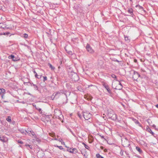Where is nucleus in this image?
<instances>
[{
  "mask_svg": "<svg viewBox=\"0 0 158 158\" xmlns=\"http://www.w3.org/2000/svg\"><path fill=\"white\" fill-rule=\"evenodd\" d=\"M79 77L76 73L74 72H71L70 73V80L73 82L78 81Z\"/></svg>",
  "mask_w": 158,
  "mask_h": 158,
  "instance_id": "nucleus-1",
  "label": "nucleus"
},
{
  "mask_svg": "<svg viewBox=\"0 0 158 158\" xmlns=\"http://www.w3.org/2000/svg\"><path fill=\"white\" fill-rule=\"evenodd\" d=\"M83 116L85 120H88L91 117V114L88 111L86 110L85 111L83 112Z\"/></svg>",
  "mask_w": 158,
  "mask_h": 158,
  "instance_id": "nucleus-2",
  "label": "nucleus"
},
{
  "mask_svg": "<svg viewBox=\"0 0 158 158\" xmlns=\"http://www.w3.org/2000/svg\"><path fill=\"white\" fill-rule=\"evenodd\" d=\"M118 84V82H115L113 81L112 85L113 88L115 89H122L123 88L122 85H120Z\"/></svg>",
  "mask_w": 158,
  "mask_h": 158,
  "instance_id": "nucleus-3",
  "label": "nucleus"
},
{
  "mask_svg": "<svg viewBox=\"0 0 158 158\" xmlns=\"http://www.w3.org/2000/svg\"><path fill=\"white\" fill-rule=\"evenodd\" d=\"M140 77V76L138 73V72L134 70L133 71V78L134 80L137 81V80L138 79V78Z\"/></svg>",
  "mask_w": 158,
  "mask_h": 158,
  "instance_id": "nucleus-4",
  "label": "nucleus"
},
{
  "mask_svg": "<svg viewBox=\"0 0 158 158\" xmlns=\"http://www.w3.org/2000/svg\"><path fill=\"white\" fill-rule=\"evenodd\" d=\"M8 58L9 59H11L13 61H17L20 60V58L18 57L15 56L13 55H11L9 56Z\"/></svg>",
  "mask_w": 158,
  "mask_h": 158,
  "instance_id": "nucleus-5",
  "label": "nucleus"
},
{
  "mask_svg": "<svg viewBox=\"0 0 158 158\" xmlns=\"http://www.w3.org/2000/svg\"><path fill=\"white\" fill-rule=\"evenodd\" d=\"M86 49L87 51L90 53H92L94 52L93 50L89 44H87L86 47Z\"/></svg>",
  "mask_w": 158,
  "mask_h": 158,
  "instance_id": "nucleus-6",
  "label": "nucleus"
},
{
  "mask_svg": "<svg viewBox=\"0 0 158 158\" xmlns=\"http://www.w3.org/2000/svg\"><path fill=\"white\" fill-rule=\"evenodd\" d=\"M44 155V153L42 151H39L37 154V156L39 158H42Z\"/></svg>",
  "mask_w": 158,
  "mask_h": 158,
  "instance_id": "nucleus-7",
  "label": "nucleus"
},
{
  "mask_svg": "<svg viewBox=\"0 0 158 158\" xmlns=\"http://www.w3.org/2000/svg\"><path fill=\"white\" fill-rule=\"evenodd\" d=\"M122 143L123 146L125 147H128L130 145V142L127 139H126Z\"/></svg>",
  "mask_w": 158,
  "mask_h": 158,
  "instance_id": "nucleus-8",
  "label": "nucleus"
},
{
  "mask_svg": "<svg viewBox=\"0 0 158 158\" xmlns=\"http://www.w3.org/2000/svg\"><path fill=\"white\" fill-rule=\"evenodd\" d=\"M0 28L4 29H8L9 27H7L4 23H0Z\"/></svg>",
  "mask_w": 158,
  "mask_h": 158,
  "instance_id": "nucleus-9",
  "label": "nucleus"
},
{
  "mask_svg": "<svg viewBox=\"0 0 158 158\" xmlns=\"http://www.w3.org/2000/svg\"><path fill=\"white\" fill-rule=\"evenodd\" d=\"M77 152V149L75 148H70V153L75 154Z\"/></svg>",
  "mask_w": 158,
  "mask_h": 158,
  "instance_id": "nucleus-10",
  "label": "nucleus"
},
{
  "mask_svg": "<svg viewBox=\"0 0 158 158\" xmlns=\"http://www.w3.org/2000/svg\"><path fill=\"white\" fill-rule=\"evenodd\" d=\"M103 86L104 87L106 88V89L107 90L108 92L109 93H111V91L110 89L109 88L108 86L106 85V84H103Z\"/></svg>",
  "mask_w": 158,
  "mask_h": 158,
  "instance_id": "nucleus-11",
  "label": "nucleus"
},
{
  "mask_svg": "<svg viewBox=\"0 0 158 158\" xmlns=\"http://www.w3.org/2000/svg\"><path fill=\"white\" fill-rule=\"evenodd\" d=\"M133 10H127L126 12V14L125 13L124 14L126 15H133Z\"/></svg>",
  "mask_w": 158,
  "mask_h": 158,
  "instance_id": "nucleus-12",
  "label": "nucleus"
},
{
  "mask_svg": "<svg viewBox=\"0 0 158 158\" xmlns=\"http://www.w3.org/2000/svg\"><path fill=\"white\" fill-rule=\"evenodd\" d=\"M19 131L22 133L24 135H26L27 134V131L26 130L24 129H19Z\"/></svg>",
  "mask_w": 158,
  "mask_h": 158,
  "instance_id": "nucleus-13",
  "label": "nucleus"
},
{
  "mask_svg": "<svg viewBox=\"0 0 158 158\" xmlns=\"http://www.w3.org/2000/svg\"><path fill=\"white\" fill-rule=\"evenodd\" d=\"M111 119L114 121H115L118 119L117 116L116 114H113L111 117Z\"/></svg>",
  "mask_w": 158,
  "mask_h": 158,
  "instance_id": "nucleus-14",
  "label": "nucleus"
},
{
  "mask_svg": "<svg viewBox=\"0 0 158 158\" xmlns=\"http://www.w3.org/2000/svg\"><path fill=\"white\" fill-rule=\"evenodd\" d=\"M55 93L54 95L55 97V98L56 99L58 98L59 97V96H60V94H61V93H60L58 92H57L56 93Z\"/></svg>",
  "mask_w": 158,
  "mask_h": 158,
  "instance_id": "nucleus-15",
  "label": "nucleus"
},
{
  "mask_svg": "<svg viewBox=\"0 0 158 158\" xmlns=\"http://www.w3.org/2000/svg\"><path fill=\"white\" fill-rule=\"evenodd\" d=\"M146 130L147 131L152 134V135H154V133L152 131V130L149 128V127H147Z\"/></svg>",
  "mask_w": 158,
  "mask_h": 158,
  "instance_id": "nucleus-16",
  "label": "nucleus"
},
{
  "mask_svg": "<svg viewBox=\"0 0 158 158\" xmlns=\"http://www.w3.org/2000/svg\"><path fill=\"white\" fill-rule=\"evenodd\" d=\"M136 149L139 152L140 154H141L143 152L142 150L141 149L138 147H136Z\"/></svg>",
  "mask_w": 158,
  "mask_h": 158,
  "instance_id": "nucleus-17",
  "label": "nucleus"
},
{
  "mask_svg": "<svg viewBox=\"0 0 158 158\" xmlns=\"http://www.w3.org/2000/svg\"><path fill=\"white\" fill-rule=\"evenodd\" d=\"M33 106L34 107H35V109L37 110H38L40 113H42V110H41V108H39V107H36L35 105H33Z\"/></svg>",
  "mask_w": 158,
  "mask_h": 158,
  "instance_id": "nucleus-18",
  "label": "nucleus"
},
{
  "mask_svg": "<svg viewBox=\"0 0 158 158\" xmlns=\"http://www.w3.org/2000/svg\"><path fill=\"white\" fill-rule=\"evenodd\" d=\"M80 5L79 4H76L74 6V8L75 9H76V10H78V9H81L80 8Z\"/></svg>",
  "mask_w": 158,
  "mask_h": 158,
  "instance_id": "nucleus-19",
  "label": "nucleus"
},
{
  "mask_svg": "<svg viewBox=\"0 0 158 158\" xmlns=\"http://www.w3.org/2000/svg\"><path fill=\"white\" fill-rule=\"evenodd\" d=\"M69 46L68 45L64 47V49L66 51V52H67L68 54H69Z\"/></svg>",
  "mask_w": 158,
  "mask_h": 158,
  "instance_id": "nucleus-20",
  "label": "nucleus"
},
{
  "mask_svg": "<svg viewBox=\"0 0 158 158\" xmlns=\"http://www.w3.org/2000/svg\"><path fill=\"white\" fill-rule=\"evenodd\" d=\"M6 120L9 122H11V119L10 116H8L6 118Z\"/></svg>",
  "mask_w": 158,
  "mask_h": 158,
  "instance_id": "nucleus-21",
  "label": "nucleus"
},
{
  "mask_svg": "<svg viewBox=\"0 0 158 158\" xmlns=\"http://www.w3.org/2000/svg\"><path fill=\"white\" fill-rule=\"evenodd\" d=\"M33 72L35 74V77L36 78H38V79H40V78H41V77H42V75H41V76H40V77H37L38 76V75L37 74V73L36 72L35 70H34L33 71Z\"/></svg>",
  "mask_w": 158,
  "mask_h": 158,
  "instance_id": "nucleus-22",
  "label": "nucleus"
},
{
  "mask_svg": "<svg viewBox=\"0 0 158 158\" xmlns=\"http://www.w3.org/2000/svg\"><path fill=\"white\" fill-rule=\"evenodd\" d=\"M48 65L49 66V67L50 68H51L52 70H53L55 69V67H53L51 64L49 63H48Z\"/></svg>",
  "mask_w": 158,
  "mask_h": 158,
  "instance_id": "nucleus-23",
  "label": "nucleus"
},
{
  "mask_svg": "<svg viewBox=\"0 0 158 158\" xmlns=\"http://www.w3.org/2000/svg\"><path fill=\"white\" fill-rule=\"evenodd\" d=\"M96 156L97 158H104L103 156H101L99 153L97 154H96Z\"/></svg>",
  "mask_w": 158,
  "mask_h": 158,
  "instance_id": "nucleus-24",
  "label": "nucleus"
},
{
  "mask_svg": "<svg viewBox=\"0 0 158 158\" xmlns=\"http://www.w3.org/2000/svg\"><path fill=\"white\" fill-rule=\"evenodd\" d=\"M42 10H40V11H37L36 15H40V14L42 15L44 13L43 12L41 11Z\"/></svg>",
  "mask_w": 158,
  "mask_h": 158,
  "instance_id": "nucleus-25",
  "label": "nucleus"
},
{
  "mask_svg": "<svg viewBox=\"0 0 158 158\" xmlns=\"http://www.w3.org/2000/svg\"><path fill=\"white\" fill-rule=\"evenodd\" d=\"M114 81H116L118 82V85H122V84H121V83L120 82V81H121V80H118L117 79H114Z\"/></svg>",
  "mask_w": 158,
  "mask_h": 158,
  "instance_id": "nucleus-26",
  "label": "nucleus"
},
{
  "mask_svg": "<svg viewBox=\"0 0 158 158\" xmlns=\"http://www.w3.org/2000/svg\"><path fill=\"white\" fill-rule=\"evenodd\" d=\"M5 92V89L2 88L0 89V94H3Z\"/></svg>",
  "mask_w": 158,
  "mask_h": 158,
  "instance_id": "nucleus-27",
  "label": "nucleus"
},
{
  "mask_svg": "<svg viewBox=\"0 0 158 158\" xmlns=\"http://www.w3.org/2000/svg\"><path fill=\"white\" fill-rule=\"evenodd\" d=\"M33 86L34 88V89L35 90H37L39 91L38 89V87L37 86V85H36L33 84Z\"/></svg>",
  "mask_w": 158,
  "mask_h": 158,
  "instance_id": "nucleus-28",
  "label": "nucleus"
},
{
  "mask_svg": "<svg viewBox=\"0 0 158 158\" xmlns=\"http://www.w3.org/2000/svg\"><path fill=\"white\" fill-rule=\"evenodd\" d=\"M24 146L25 147L29 146V148L31 149H32L33 148L32 146L31 145H29L28 144H26L25 145H24Z\"/></svg>",
  "mask_w": 158,
  "mask_h": 158,
  "instance_id": "nucleus-29",
  "label": "nucleus"
},
{
  "mask_svg": "<svg viewBox=\"0 0 158 158\" xmlns=\"http://www.w3.org/2000/svg\"><path fill=\"white\" fill-rule=\"evenodd\" d=\"M135 7H136L137 9H143V7L142 6H139V5H137L135 6Z\"/></svg>",
  "mask_w": 158,
  "mask_h": 158,
  "instance_id": "nucleus-30",
  "label": "nucleus"
},
{
  "mask_svg": "<svg viewBox=\"0 0 158 158\" xmlns=\"http://www.w3.org/2000/svg\"><path fill=\"white\" fill-rule=\"evenodd\" d=\"M54 146L55 147L59 148L60 150H62L63 149L62 146H58L57 145H55Z\"/></svg>",
  "mask_w": 158,
  "mask_h": 158,
  "instance_id": "nucleus-31",
  "label": "nucleus"
},
{
  "mask_svg": "<svg viewBox=\"0 0 158 158\" xmlns=\"http://www.w3.org/2000/svg\"><path fill=\"white\" fill-rule=\"evenodd\" d=\"M10 33L8 32H3L2 33H1L0 34V35H8V34H10Z\"/></svg>",
  "mask_w": 158,
  "mask_h": 158,
  "instance_id": "nucleus-32",
  "label": "nucleus"
},
{
  "mask_svg": "<svg viewBox=\"0 0 158 158\" xmlns=\"http://www.w3.org/2000/svg\"><path fill=\"white\" fill-rule=\"evenodd\" d=\"M45 118L46 119V120L47 121H48V120L50 119V115H45Z\"/></svg>",
  "mask_w": 158,
  "mask_h": 158,
  "instance_id": "nucleus-33",
  "label": "nucleus"
},
{
  "mask_svg": "<svg viewBox=\"0 0 158 158\" xmlns=\"http://www.w3.org/2000/svg\"><path fill=\"white\" fill-rule=\"evenodd\" d=\"M125 40L127 42H129L130 41V40L128 39V37L127 36H125Z\"/></svg>",
  "mask_w": 158,
  "mask_h": 158,
  "instance_id": "nucleus-34",
  "label": "nucleus"
},
{
  "mask_svg": "<svg viewBox=\"0 0 158 158\" xmlns=\"http://www.w3.org/2000/svg\"><path fill=\"white\" fill-rule=\"evenodd\" d=\"M58 141L61 142V144H64V145H65L64 142L63 141V140L61 139H58Z\"/></svg>",
  "mask_w": 158,
  "mask_h": 158,
  "instance_id": "nucleus-35",
  "label": "nucleus"
},
{
  "mask_svg": "<svg viewBox=\"0 0 158 158\" xmlns=\"http://www.w3.org/2000/svg\"><path fill=\"white\" fill-rule=\"evenodd\" d=\"M83 144L84 145L85 147L87 149H89V147L84 143H83Z\"/></svg>",
  "mask_w": 158,
  "mask_h": 158,
  "instance_id": "nucleus-36",
  "label": "nucleus"
},
{
  "mask_svg": "<svg viewBox=\"0 0 158 158\" xmlns=\"http://www.w3.org/2000/svg\"><path fill=\"white\" fill-rule=\"evenodd\" d=\"M111 76L112 78H115V79H117V77L114 74H111Z\"/></svg>",
  "mask_w": 158,
  "mask_h": 158,
  "instance_id": "nucleus-37",
  "label": "nucleus"
},
{
  "mask_svg": "<svg viewBox=\"0 0 158 158\" xmlns=\"http://www.w3.org/2000/svg\"><path fill=\"white\" fill-rule=\"evenodd\" d=\"M23 37L24 38H27L28 36V34H26V33H25L24 34H23Z\"/></svg>",
  "mask_w": 158,
  "mask_h": 158,
  "instance_id": "nucleus-38",
  "label": "nucleus"
},
{
  "mask_svg": "<svg viewBox=\"0 0 158 158\" xmlns=\"http://www.w3.org/2000/svg\"><path fill=\"white\" fill-rule=\"evenodd\" d=\"M54 94H55V93H54L52 95L51 97V99L52 100H53L54 99V98H55V96L54 95Z\"/></svg>",
  "mask_w": 158,
  "mask_h": 158,
  "instance_id": "nucleus-39",
  "label": "nucleus"
},
{
  "mask_svg": "<svg viewBox=\"0 0 158 158\" xmlns=\"http://www.w3.org/2000/svg\"><path fill=\"white\" fill-rule=\"evenodd\" d=\"M0 141L3 142H5L4 139H2L1 137H0Z\"/></svg>",
  "mask_w": 158,
  "mask_h": 158,
  "instance_id": "nucleus-40",
  "label": "nucleus"
},
{
  "mask_svg": "<svg viewBox=\"0 0 158 158\" xmlns=\"http://www.w3.org/2000/svg\"><path fill=\"white\" fill-rule=\"evenodd\" d=\"M44 80H43V81L44 82L45 81L47 80V77L46 76H44Z\"/></svg>",
  "mask_w": 158,
  "mask_h": 158,
  "instance_id": "nucleus-41",
  "label": "nucleus"
},
{
  "mask_svg": "<svg viewBox=\"0 0 158 158\" xmlns=\"http://www.w3.org/2000/svg\"><path fill=\"white\" fill-rule=\"evenodd\" d=\"M31 135H32V136H34V137H35V136H36L35 135V133L33 131L31 133Z\"/></svg>",
  "mask_w": 158,
  "mask_h": 158,
  "instance_id": "nucleus-42",
  "label": "nucleus"
},
{
  "mask_svg": "<svg viewBox=\"0 0 158 158\" xmlns=\"http://www.w3.org/2000/svg\"><path fill=\"white\" fill-rule=\"evenodd\" d=\"M81 153L84 156H85L86 157H87V156L86 155L85 152L84 153V152H81Z\"/></svg>",
  "mask_w": 158,
  "mask_h": 158,
  "instance_id": "nucleus-43",
  "label": "nucleus"
},
{
  "mask_svg": "<svg viewBox=\"0 0 158 158\" xmlns=\"http://www.w3.org/2000/svg\"><path fill=\"white\" fill-rule=\"evenodd\" d=\"M148 123L150 125H151V123H152V121H151L150 120L148 119Z\"/></svg>",
  "mask_w": 158,
  "mask_h": 158,
  "instance_id": "nucleus-44",
  "label": "nucleus"
},
{
  "mask_svg": "<svg viewBox=\"0 0 158 158\" xmlns=\"http://www.w3.org/2000/svg\"><path fill=\"white\" fill-rule=\"evenodd\" d=\"M32 132H33V131L32 130H30V133H29L28 134L30 136H31V133Z\"/></svg>",
  "mask_w": 158,
  "mask_h": 158,
  "instance_id": "nucleus-45",
  "label": "nucleus"
},
{
  "mask_svg": "<svg viewBox=\"0 0 158 158\" xmlns=\"http://www.w3.org/2000/svg\"><path fill=\"white\" fill-rule=\"evenodd\" d=\"M31 130L30 128H28L27 130H26V131H27V133L28 134L29 132H30V130Z\"/></svg>",
  "mask_w": 158,
  "mask_h": 158,
  "instance_id": "nucleus-46",
  "label": "nucleus"
},
{
  "mask_svg": "<svg viewBox=\"0 0 158 158\" xmlns=\"http://www.w3.org/2000/svg\"><path fill=\"white\" fill-rule=\"evenodd\" d=\"M34 11H32V12L33 14H36V12H37V10H34ZM31 12H32V11H31Z\"/></svg>",
  "mask_w": 158,
  "mask_h": 158,
  "instance_id": "nucleus-47",
  "label": "nucleus"
},
{
  "mask_svg": "<svg viewBox=\"0 0 158 158\" xmlns=\"http://www.w3.org/2000/svg\"><path fill=\"white\" fill-rule=\"evenodd\" d=\"M18 143L21 144H22L23 143V142L22 141H20V140H18Z\"/></svg>",
  "mask_w": 158,
  "mask_h": 158,
  "instance_id": "nucleus-48",
  "label": "nucleus"
},
{
  "mask_svg": "<svg viewBox=\"0 0 158 158\" xmlns=\"http://www.w3.org/2000/svg\"><path fill=\"white\" fill-rule=\"evenodd\" d=\"M135 123L136 124H139V126L140 123L138 120L136 121Z\"/></svg>",
  "mask_w": 158,
  "mask_h": 158,
  "instance_id": "nucleus-49",
  "label": "nucleus"
},
{
  "mask_svg": "<svg viewBox=\"0 0 158 158\" xmlns=\"http://www.w3.org/2000/svg\"><path fill=\"white\" fill-rule=\"evenodd\" d=\"M78 116L80 118H82V116L81 115V114L79 113H78Z\"/></svg>",
  "mask_w": 158,
  "mask_h": 158,
  "instance_id": "nucleus-50",
  "label": "nucleus"
},
{
  "mask_svg": "<svg viewBox=\"0 0 158 158\" xmlns=\"http://www.w3.org/2000/svg\"><path fill=\"white\" fill-rule=\"evenodd\" d=\"M77 89L80 91H81V89L80 88V87H79V86H78V87H77Z\"/></svg>",
  "mask_w": 158,
  "mask_h": 158,
  "instance_id": "nucleus-51",
  "label": "nucleus"
},
{
  "mask_svg": "<svg viewBox=\"0 0 158 158\" xmlns=\"http://www.w3.org/2000/svg\"><path fill=\"white\" fill-rule=\"evenodd\" d=\"M29 83H30V84L31 85V86H33V84H34L33 82H29Z\"/></svg>",
  "mask_w": 158,
  "mask_h": 158,
  "instance_id": "nucleus-52",
  "label": "nucleus"
},
{
  "mask_svg": "<svg viewBox=\"0 0 158 158\" xmlns=\"http://www.w3.org/2000/svg\"><path fill=\"white\" fill-rule=\"evenodd\" d=\"M114 61L117 62H119V61H118V60L115 59V60H114Z\"/></svg>",
  "mask_w": 158,
  "mask_h": 158,
  "instance_id": "nucleus-53",
  "label": "nucleus"
},
{
  "mask_svg": "<svg viewBox=\"0 0 158 158\" xmlns=\"http://www.w3.org/2000/svg\"><path fill=\"white\" fill-rule=\"evenodd\" d=\"M88 100H91L92 99V98H89L87 99Z\"/></svg>",
  "mask_w": 158,
  "mask_h": 158,
  "instance_id": "nucleus-54",
  "label": "nucleus"
},
{
  "mask_svg": "<svg viewBox=\"0 0 158 158\" xmlns=\"http://www.w3.org/2000/svg\"><path fill=\"white\" fill-rule=\"evenodd\" d=\"M152 126L154 128H155L156 127V126L155 125H154V124H153V125H152Z\"/></svg>",
  "mask_w": 158,
  "mask_h": 158,
  "instance_id": "nucleus-55",
  "label": "nucleus"
},
{
  "mask_svg": "<svg viewBox=\"0 0 158 158\" xmlns=\"http://www.w3.org/2000/svg\"><path fill=\"white\" fill-rule=\"evenodd\" d=\"M36 140L38 142L40 141V140L39 139H38V138H37Z\"/></svg>",
  "mask_w": 158,
  "mask_h": 158,
  "instance_id": "nucleus-56",
  "label": "nucleus"
},
{
  "mask_svg": "<svg viewBox=\"0 0 158 158\" xmlns=\"http://www.w3.org/2000/svg\"><path fill=\"white\" fill-rule=\"evenodd\" d=\"M69 53H70V55H73V54H72V52H70V51Z\"/></svg>",
  "mask_w": 158,
  "mask_h": 158,
  "instance_id": "nucleus-57",
  "label": "nucleus"
},
{
  "mask_svg": "<svg viewBox=\"0 0 158 158\" xmlns=\"http://www.w3.org/2000/svg\"><path fill=\"white\" fill-rule=\"evenodd\" d=\"M1 7H2V6H0V10H2V8H1Z\"/></svg>",
  "mask_w": 158,
  "mask_h": 158,
  "instance_id": "nucleus-58",
  "label": "nucleus"
},
{
  "mask_svg": "<svg viewBox=\"0 0 158 158\" xmlns=\"http://www.w3.org/2000/svg\"><path fill=\"white\" fill-rule=\"evenodd\" d=\"M156 107H157V108H158V104H157L156 105Z\"/></svg>",
  "mask_w": 158,
  "mask_h": 158,
  "instance_id": "nucleus-59",
  "label": "nucleus"
},
{
  "mask_svg": "<svg viewBox=\"0 0 158 158\" xmlns=\"http://www.w3.org/2000/svg\"><path fill=\"white\" fill-rule=\"evenodd\" d=\"M155 129L156 130H158V127L157 128L156 127Z\"/></svg>",
  "mask_w": 158,
  "mask_h": 158,
  "instance_id": "nucleus-60",
  "label": "nucleus"
},
{
  "mask_svg": "<svg viewBox=\"0 0 158 158\" xmlns=\"http://www.w3.org/2000/svg\"><path fill=\"white\" fill-rule=\"evenodd\" d=\"M70 131L71 132V133L73 134V135H74V134L73 133V132H72V131H71L70 130Z\"/></svg>",
  "mask_w": 158,
  "mask_h": 158,
  "instance_id": "nucleus-61",
  "label": "nucleus"
},
{
  "mask_svg": "<svg viewBox=\"0 0 158 158\" xmlns=\"http://www.w3.org/2000/svg\"><path fill=\"white\" fill-rule=\"evenodd\" d=\"M4 96V95L3 94H2V98H3V97Z\"/></svg>",
  "mask_w": 158,
  "mask_h": 158,
  "instance_id": "nucleus-62",
  "label": "nucleus"
},
{
  "mask_svg": "<svg viewBox=\"0 0 158 158\" xmlns=\"http://www.w3.org/2000/svg\"><path fill=\"white\" fill-rule=\"evenodd\" d=\"M65 147L67 148H69V147H67V146L65 145Z\"/></svg>",
  "mask_w": 158,
  "mask_h": 158,
  "instance_id": "nucleus-63",
  "label": "nucleus"
},
{
  "mask_svg": "<svg viewBox=\"0 0 158 158\" xmlns=\"http://www.w3.org/2000/svg\"><path fill=\"white\" fill-rule=\"evenodd\" d=\"M134 61H135V62H136L137 61V60H134Z\"/></svg>",
  "mask_w": 158,
  "mask_h": 158,
  "instance_id": "nucleus-64",
  "label": "nucleus"
}]
</instances>
